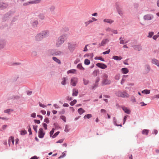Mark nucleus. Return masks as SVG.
Wrapping results in <instances>:
<instances>
[{
    "mask_svg": "<svg viewBox=\"0 0 159 159\" xmlns=\"http://www.w3.org/2000/svg\"><path fill=\"white\" fill-rule=\"evenodd\" d=\"M67 38V35L66 34H64L60 36L56 43V45L59 47L62 44L65 40Z\"/></svg>",
    "mask_w": 159,
    "mask_h": 159,
    "instance_id": "1",
    "label": "nucleus"
},
{
    "mask_svg": "<svg viewBox=\"0 0 159 159\" xmlns=\"http://www.w3.org/2000/svg\"><path fill=\"white\" fill-rule=\"evenodd\" d=\"M116 95L118 97L122 98H128L129 95L125 92L117 91L116 93Z\"/></svg>",
    "mask_w": 159,
    "mask_h": 159,
    "instance_id": "2",
    "label": "nucleus"
},
{
    "mask_svg": "<svg viewBox=\"0 0 159 159\" xmlns=\"http://www.w3.org/2000/svg\"><path fill=\"white\" fill-rule=\"evenodd\" d=\"M76 45L70 43H68V48L71 52H73L75 47Z\"/></svg>",
    "mask_w": 159,
    "mask_h": 159,
    "instance_id": "3",
    "label": "nucleus"
},
{
    "mask_svg": "<svg viewBox=\"0 0 159 159\" xmlns=\"http://www.w3.org/2000/svg\"><path fill=\"white\" fill-rule=\"evenodd\" d=\"M78 79L76 77H73L70 80V84L73 86L76 85L78 82Z\"/></svg>",
    "mask_w": 159,
    "mask_h": 159,
    "instance_id": "4",
    "label": "nucleus"
},
{
    "mask_svg": "<svg viewBox=\"0 0 159 159\" xmlns=\"http://www.w3.org/2000/svg\"><path fill=\"white\" fill-rule=\"evenodd\" d=\"M38 134L39 137L40 138H42L44 137L45 133L42 128H40L39 130Z\"/></svg>",
    "mask_w": 159,
    "mask_h": 159,
    "instance_id": "5",
    "label": "nucleus"
},
{
    "mask_svg": "<svg viewBox=\"0 0 159 159\" xmlns=\"http://www.w3.org/2000/svg\"><path fill=\"white\" fill-rule=\"evenodd\" d=\"M153 18V16L151 14H147L144 16L143 19L145 20H151Z\"/></svg>",
    "mask_w": 159,
    "mask_h": 159,
    "instance_id": "6",
    "label": "nucleus"
},
{
    "mask_svg": "<svg viewBox=\"0 0 159 159\" xmlns=\"http://www.w3.org/2000/svg\"><path fill=\"white\" fill-rule=\"evenodd\" d=\"M150 70V68L148 65H146L144 67L143 70V72L144 74L148 73Z\"/></svg>",
    "mask_w": 159,
    "mask_h": 159,
    "instance_id": "7",
    "label": "nucleus"
},
{
    "mask_svg": "<svg viewBox=\"0 0 159 159\" xmlns=\"http://www.w3.org/2000/svg\"><path fill=\"white\" fill-rule=\"evenodd\" d=\"M96 66L102 69H105L107 68V66L104 64L101 63H98Z\"/></svg>",
    "mask_w": 159,
    "mask_h": 159,
    "instance_id": "8",
    "label": "nucleus"
},
{
    "mask_svg": "<svg viewBox=\"0 0 159 159\" xmlns=\"http://www.w3.org/2000/svg\"><path fill=\"white\" fill-rule=\"evenodd\" d=\"M42 37V38H45L48 35L49 32L47 31H43L40 33Z\"/></svg>",
    "mask_w": 159,
    "mask_h": 159,
    "instance_id": "9",
    "label": "nucleus"
},
{
    "mask_svg": "<svg viewBox=\"0 0 159 159\" xmlns=\"http://www.w3.org/2000/svg\"><path fill=\"white\" fill-rule=\"evenodd\" d=\"M111 83L110 80L107 79V77L105 79H104L102 81V84L103 85L109 84Z\"/></svg>",
    "mask_w": 159,
    "mask_h": 159,
    "instance_id": "10",
    "label": "nucleus"
},
{
    "mask_svg": "<svg viewBox=\"0 0 159 159\" xmlns=\"http://www.w3.org/2000/svg\"><path fill=\"white\" fill-rule=\"evenodd\" d=\"M14 137L12 136L10 137L8 139V144L9 146H10L11 144V143H12V144L13 145L14 144Z\"/></svg>",
    "mask_w": 159,
    "mask_h": 159,
    "instance_id": "11",
    "label": "nucleus"
},
{
    "mask_svg": "<svg viewBox=\"0 0 159 159\" xmlns=\"http://www.w3.org/2000/svg\"><path fill=\"white\" fill-rule=\"evenodd\" d=\"M41 0H36L34 1H33L31 2H29L26 3H25L23 4L24 6H26L30 3H39L41 2Z\"/></svg>",
    "mask_w": 159,
    "mask_h": 159,
    "instance_id": "12",
    "label": "nucleus"
},
{
    "mask_svg": "<svg viewBox=\"0 0 159 159\" xmlns=\"http://www.w3.org/2000/svg\"><path fill=\"white\" fill-rule=\"evenodd\" d=\"M35 39L36 41H39L42 40L43 38L41 35L39 33L36 36Z\"/></svg>",
    "mask_w": 159,
    "mask_h": 159,
    "instance_id": "13",
    "label": "nucleus"
},
{
    "mask_svg": "<svg viewBox=\"0 0 159 159\" xmlns=\"http://www.w3.org/2000/svg\"><path fill=\"white\" fill-rule=\"evenodd\" d=\"M106 30L107 32H112L115 34H117V31L116 30H112L109 27L107 28L106 29Z\"/></svg>",
    "mask_w": 159,
    "mask_h": 159,
    "instance_id": "14",
    "label": "nucleus"
},
{
    "mask_svg": "<svg viewBox=\"0 0 159 159\" xmlns=\"http://www.w3.org/2000/svg\"><path fill=\"white\" fill-rule=\"evenodd\" d=\"M152 63L156 65L159 67V61L155 59H153L152 60Z\"/></svg>",
    "mask_w": 159,
    "mask_h": 159,
    "instance_id": "15",
    "label": "nucleus"
},
{
    "mask_svg": "<svg viewBox=\"0 0 159 159\" xmlns=\"http://www.w3.org/2000/svg\"><path fill=\"white\" fill-rule=\"evenodd\" d=\"M109 42V40L108 39H105L102 40L100 44V46H103L104 45L107 43Z\"/></svg>",
    "mask_w": 159,
    "mask_h": 159,
    "instance_id": "16",
    "label": "nucleus"
},
{
    "mask_svg": "<svg viewBox=\"0 0 159 159\" xmlns=\"http://www.w3.org/2000/svg\"><path fill=\"white\" fill-rule=\"evenodd\" d=\"M8 6L5 3L0 2V9H4Z\"/></svg>",
    "mask_w": 159,
    "mask_h": 159,
    "instance_id": "17",
    "label": "nucleus"
},
{
    "mask_svg": "<svg viewBox=\"0 0 159 159\" xmlns=\"http://www.w3.org/2000/svg\"><path fill=\"white\" fill-rule=\"evenodd\" d=\"M122 110L125 111V112L128 114H129L130 113V110L127 108L125 107H122Z\"/></svg>",
    "mask_w": 159,
    "mask_h": 159,
    "instance_id": "18",
    "label": "nucleus"
},
{
    "mask_svg": "<svg viewBox=\"0 0 159 159\" xmlns=\"http://www.w3.org/2000/svg\"><path fill=\"white\" fill-rule=\"evenodd\" d=\"M78 93V90L76 89H74L73 90L72 96H77Z\"/></svg>",
    "mask_w": 159,
    "mask_h": 159,
    "instance_id": "19",
    "label": "nucleus"
},
{
    "mask_svg": "<svg viewBox=\"0 0 159 159\" xmlns=\"http://www.w3.org/2000/svg\"><path fill=\"white\" fill-rule=\"evenodd\" d=\"M103 21L104 22H107L111 24L114 22V20L110 19H105L103 20Z\"/></svg>",
    "mask_w": 159,
    "mask_h": 159,
    "instance_id": "20",
    "label": "nucleus"
},
{
    "mask_svg": "<svg viewBox=\"0 0 159 159\" xmlns=\"http://www.w3.org/2000/svg\"><path fill=\"white\" fill-rule=\"evenodd\" d=\"M121 70L122 71V73L124 74H127L129 72V70L127 68H122L121 69Z\"/></svg>",
    "mask_w": 159,
    "mask_h": 159,
    "instance_id": "21",
    "label": "nucleus"
},
{
    "mask_svg": "<svg viewBox=\"0 0 159 159\" xmlns=\"http://www.w3.org/2000/svg\"><path fill=\"white\" fill-rule=\"evenodd\" d=\"M67 73L76 74V70L74 69H71L67 71Z\"/></svg>",
    "mask_w": 159,
    "mask_h": 159,
    "instance_id": "22",
    "label": "nucleus"
},
{
    "mask_svg": "<svg viewBox=\"0 0 159 159\" xmlns=\"http://www.w3.org/2000/svg\"><path fill=\"white\" fill-rule=\"evenodd\" d=\"M112 58L116 60H120L122 59V57L120 56L118 57L116 56H114Z\"/></svg>",
    "mask_w": 159,
    "mask_h": 159,
    "instance_id": "23",
    "label": "nucleus"
},
{
    "mask_svg": "<svg viewBox=\"0 0 159 159\" xmlns=\"http://www.w3.org/2000/svg\"><path fill=\"white\" fill-rule=\"evenodd\" d=\"M149 132V130L146 129H143L142 132V134L144 135H148Z\"/></svg>",
    "mask_w": 159,
    "mask_h": 159,
    "instance_id": "24",
    "label": "nucleus"
},
{
    "mask_svg": "<svg viewBox=\"0 0 159 159\" xmlns=\"http://www.w3.org/2000/svg\"><path fill=\"white\" fill-rule=\"evenodd\" d=\"M135 50L139 51L142 49L141 46L140 45H136L134 46Z\"/></svg>",
    "mask_w": 159,
    "mask_h": 159,
    "instance_id": "25",
    "label": "nucleus"
},
{
    "mask_svg": "<svg viewBox=\"0 0 159 159\" xmlns=\"http://www.w3.org/2000/svg\"><path fill=\"white\" fill-rule=\"evenodd\" d=\"M55 9V7L53 6H52L49 8L48 10L49 12H51V13H52L54 12Z\"/></svg>",
    "mask_w": 159,
    "mask_h": 159,
    "instance_id": "26",
    "label": "nucleus"
},
{
    "mask_svg": "<svg viewBox=\"0 0 159 159\" xmlns=\"http://www.w3.org/2000/svg\"><path fill=\"white\" fill-rule=\"evenodd\" d=\"M78 111L80 115H81L85 112V111L82 108H81L78 109Z\"/></svg>",
    "mask_w": 159,
    "mask_h": 159,
    "instance_id": "27",
    "label": "nucleus"
},
{
    "mask_svg": "<svg viewBox=\"0 0 159 159\" xmlns=\"http://www.w3.org/2000/svg\"><path fill=\"white\" fill-rule=\"evenodd\" d=\"M67 80V79L66 77H63L62 79V81L61 82V84L63 85H65L66 84V81Z\"/></svg>",
    "mask_w": 159,
    "mask_h": 159,
    "instance_id": "28",
    "label": "nucleus"
},
{
    "mask_svg": "<svg viewBox=\"0 0 159 159\" xmlns=\"http://www.w3.org/2000/svg\"><path fill=\"white\" fill-rule=\"evenodd\" d=\"M150 91L148 89H145L142 91V93L146 94H149L150 93Z\"/></svg>",
    "mask_w": 159,
    "mask_h": 159,
    "instance_id": "29",
    "label": "nucleus"
},
{
    "mask_svg": "<svg viewBox=\"0 0 159 159\" xmlns=\"http://www.w3.org/2000/svg\"><path fill=\"white\" fill-rule=\"evenodd\" d=\"M52 59H53V60L54 61H56L59 64H60L61 63V62L60 61V60L59 59H57V58L56 57H53Z\"/></svg>",
    "mask_w": 159,
    "mask_h": 159,
    "instance_id": "30",
    "label": "nucleus"
},
{
    "mask_svg": "<svg viewBox=\"0 0 159 159\" xmlns=\"http://www.w3.org/2000/svg\"><path fill=\"white\" fill-rule=\"evenodd\" d=\"M77 68L80 69V70H84V67L82 66L81 64H78L77 66Z\"/></svg>",
    "mask_w": 159,
    "mask_h": 159,
    "instance_id": "31",
    "label": "nucleus"
},
{
    "mask_svg": "<svg viewBox=\"0 0 159 159\" xmlns=\"http://www.w3.org/2000/svg\"><path fill=\"white\" fill-rule=\"evenodd\" d=\"M92 117V115L91 114H87L86 115H85L84 116V119H85L86 117L88 119H89Z\"/></svg>",
    "mask_w": 159,
    "mask_h": 159,
    "instance_id": "32",
    "label": "nucleus"
},
{
    "mask_svg": "<svg viewBox=\"0 0 159 159\" xmlns=\"http://www.w3.org/2000/svg\"><path fill=\"white\" fill-rule=\"evenodd\" d=\"M84 63L86 65H89L90 63V61L88 59H85L84 61Z\"/></svg>",
    "mask_w": 159,
    "mask_h": 159,
    "instance_id": "33",
    "label": "nucleus"
},
{
    "mask_svg": "<svg viewBox=\"0 0 159 159\" xmlns=\"http://www.w3.org/2000/svg\"><path fill=\"white\" fill-rule=\"evenodd\" d=\"M95 60H99L101 61H105L104 59L102 58V57H97L95 58Z\"/></svg>",
    "mask_w": 159,
    "mask_h": 159,
    "instance_id": "34",
    "label": "nucleus"
},
{
    "mask_svg": "<svg viewBox=\"0 0 159 159\" xmlns=\"http://www.w3.org/2000/svg\"><path fill=\"white\" fill-rule=\"evenodd\" d=\"M117 12L120 16H122L123 15V11L121 9L117 10Z\"/></svg>",
    "mask_w": 159,
    "mask_h": 159,
    "instance_id": "35",
    "label": "nucleus"
},
{
    "mask_svg": "<svg viewBox=\"0 0 159 159\" xmlns=\"http://www.w3.org/2000/svg\"><path fill=\"white\" fill-rule=\"evenodd\" d=\"M76 102H77V101H76V100H74L73 101H71L70 102V105L72 106L74 105L76 103Z\"/></svg>",
    "mask_w": 159,
    "mask_h": 159,
    "instance_id": "36",
    "label": "nucleus"
},
{
    "mask_svg": "<svg viewBox=\"0 0 159 159\" xmlns=\"http://www.w3.org/2000/svg\"><path fill=\"white\" fill-rule=\"evenodd\" d=\"M5 44V43L3 41L0 42V48H3Z\"/></svg>",
    "mask_w": 159,
    "mask_h": 159,
    "instance_id": "37",
    "label": "nucleus"
},
{
    "mask_svg": "<svg viewBox=\"0 0 159 159\" xmlns=\"http://www.w3.org/2000/svg\"><path fill=\"white\" fill-rule=\"evenodd\" d=\"M113 121L114 122V124L116 125V126H122V125H118L116 123V119L115 117L113 118Z\"/></svg>",
    "mask_w": 159,
    "mask_h": 159,
    "instance_id": "38",
    "label": "nucleus"
},
{
    "mask_svg": "<svg viewBox=\"0 0 159 159\" xmlns=\"http://www.w3.org/2000/svg\"><path fill=\"white\" fill-rule=\"evenodd\" d=\"M121 37H120L119 39L120 40V44H124L125 43H127L128 42V41H126L125 42V41L124 40H121Z\"/></svg>",
    "mask_w": 159,
    "mask_h": 159,
    "instance_id": "39",
    "label": "nucleus"
},
{
    "mask_svg": "<svg viewBox=\"0 0 159 159\" xmlns=\"http://www.w3.org/2000/svg\"><path fill=\"white\" fill-rule=\"evenodd\" d=\"M27 132L25 130H21L20 131V134L22 135H24L27 134Z\"/></svg>",
    "mask_w": 159,
    "mask_h": 159,
    "instance_id": "40",
    "label": "nucleus"
},
{
    "mask_svg": "<svg viewBox=\"0 0 159 159\" xmlns=\"http://www.w3.org/2000/svg\"><path fill=\"white\" fill-rule=\"evenodd\" d=\"M12 111V110H11L10 109H8L6 110H5L4 111V112L5 113H8V114H9V112H10V111Z\"/></svg>",
    "mask_w": 159,
    "mask_h": 159,
    "instance_id": "41",
    "label": "nucleus"
},
{
    "mask_svg": "<svg viewBox=\"0 0 159 159\" xmlns=\"http://www.w3.org/2000/svg\"><path fill=\"white\" fill-rule=\"evenodd\" d=\"M153 34L154 33L153 32H149L148 37L149 38H151Z\"/></svg>",
    "mask_w": 159,
    "mask_h": 159,
    "instance_id": "42",
    "label": "nucleus"
},
{
    "mask_svg": "<svg viewBox=\"0 0 159 159\" xmlns=\"http://www.w3.org/2000/svg\"><path fill=\"white\" fill-rule=\"evenodd\" d=\"M59 132H57L55 133V134L52 136V138H55L59 134Z\"/></svg>",
    "mask_w": 159,
    "mask_h": 159,
    "instance_id": "43",
    "label": "nucleus"
},
{
    "mask_svg": "<svg viewBox=\"0 0 159 159\" xmlns=\"http://www.w3.org/2000/svg\"><path fill=\"white\" fill-rule=\"evenodd\" d=\"M89 81L86 80H84V85H87L89 83Z\"/></svg>",
    "mask_w": 159,
    "mask_h": 159,
    "instance_id": "44",
    "label": "nucleus"
},
{
    "mask_svg": "<svg viewBox=\"0 0 159 159\" xmlns=\"http://www.w3.org/2000/svg\"><path fill=\"white\" fill-rule=\"evenodd\" d=\"M110 49H109L107 51L103 52V54H108L110 53Z\"/></svg>",
    "mask_w": 159,
    "mask_h": 159,
    "instance_id": "45",
    "label": "nucleus"
},
{
    "mask_svg": "<svg viewBox=\"0 0 159 159\" xmlns=\"http://www.w3.org/2000/svg\"><path fill=\"white\" fill-rule=\"evenodd\" d=\"M54 129L53 128H52V130L50 132V136H51L53 134L54 132Z\"/></svg>",
    "mask_w": 159,
    "mask_h": 159,
    "instance_id": "46",
    "label": "nucleus"
},
{
    "mask_svg": "<svg viewBox=\"0 0 159 159\" xmlns=\"http://www.w3.org/2000/svg\"><path fill=\"white\" fill-rule=\"evenodd\" d=\"M37 125H34L33 126V129L36 132H37Z\"/></svg>",
    "mask_w": 159,
    "mask_h": 159,
    "instance_id": "47",
    "label": "nucleus"
},
{
    "mask_svg": "<svg viewBox=\"0 0 159 159\" xmlns=\"http://www.w3.org/2000/svg\"><path fill=\"white\" fill-rule=\"evenodd\" d=\"M131 101L133 102H136L135 98L134 97H132L131 98Z\"/></svg>",
    "mask_w": 159,
    "mask_h": 159,
    "instance_id": "48",
    "label": "nucleus"
},
{
    "mask_svg": "<svg viewBox=\"0 0 159 159\" xmlns=\"http://www.w3.org/2000/svg\"><path fill=\"white\" fill-rule=\"evenodd\" d=\"M61 118L64 121H66V118L65 116H61Z\"/></svg>",
    "mask_w": 159,
    "mask_h": 159,
    "instance_id": "49",
    "label": "nucleus"
},
{
    "mask_svg": "<svg viewBox=\"0 0 159 159\" xmlns=\"http://www.w3.org/2000/svg\"><path fill=\"white\" fill-rule=\"evenodd\" d=\"M43 127H44V128L45 129V130L47 129V124H45V123H43Z\"/></svg>",
    "mask_w": 159,
    "mask_h": 159,
    "instance_id": "50",
    "label": "nucleus"
},
{
    "mask_svg": "<svg viewBox=\"0 0 159 159\" xmlns=\"http://www.w3.org/2000/svg\"><path fill=\"white\" fill-rule=\"evenodd\" d=\"M65 131L66 132H67L69 131V130L68 129V127L66 125V126L65 129Z\"/></svg>",
    "mask_w": 159,
    "mask_h": 159,
    "instance_id": "51",
    "label": "nucleus"
},
{
    "mask_svg": "<svg viewBox=\"0 0 159 159\" xmlns=\"http://www.w3.org/2000/svg\"><path fill=\"white\" fill-rule=\"evenodd\" d=\"M159 36V35H155L153 37V39L155 40H156V39H157V38Z\"/></svg>",
    "mask_w": 159,
    "mask_h": 159,
    "instance_id": "52",
    "label": "nucleus"
},
{
    "mask_svg": "<svg viewBox=\"0 0 159 159\" xmlns=\"http://www.w3.org/2000/svg\"><path fill=\"white\" fill-rule=\"evenodd\" d=\"M128 116H124V119H123V120H124V123H123V124H124L126 120V119H127V117Z\"/></svg>",
    "mask_w": 159,
    "mask_h": 159,
    "instance_id": "53",
    "label": "nucleus"
},
{
    "mask_svg": "<svg viewBox=\"0 0 159 159\" xmlns=\"http://www.w3.org/2000/svg\"><path fill=\"white\" fill-rule=\"evenodd\" d=\"M88 45L87 44L85 46V47L84 48V51L86 52L88 51V50L87 48V46Z\"/></svg>",
    "mask_w": 159,
    "mask_h": 159,
    "instance_id": "54",
    "label": "nucleus"
},
{
    "mask_svg": "<svg viewBox=\"0 0 159 159\" xmlns=\"http://www.w3.org/2000/svg\"><path fill=\"white\" fill-rule=\"evenodd\" d=\"M80 61V60H79V59H77L74 61V63L75 64H76L77 63L79 62Z\"/></svg>",
    "mask_w": 159,
    "mask_h": 159,
    "instance_id": "55",
    "label": "nucleus"
},
{
    "mask_svg": "<svg viewBox=\"0 0 159 159\" xmlns=\"http://www.w3.org/2000/svg\"><path fill=\"white\" fill-rule=\"evenodd\" d=\"M63 139H60V140H59L57 142V143H62L63 142Z\"/></svg>",
    "mask_w": 159,
    "mask_h": 159,
    "instance_id": "56",
    "label": "nucleus"
},
{
    "mask_svg": "<svg viewBox=\"0 0 159 159\" xmlns=\"http://www.w3.org/2000/svg\"><path fill=\"white\" fill-rule=\"evenodd\" d=\"M44 122L47 123H48L49 122V120H48V119L47 118H45L44 120Z\"/></svg>",
    "mask_w": 159,
    "mask_h": 159,
    "instance_id": "57",
    "label": "nucleus"
},
{
    "mask_svg": "<svg viewBox=\"0 0 159 159\" xmlns=\"http://www.w3.org/2000/svg\"><path fill=\"white\" fill-rule=\"evenodd\" d=\"M39 105L40 107L44 108L46 107V106L44 104H42L41 103H39Z\"/></svg>",
    "mask_w": 159,
    "mask_h": 159,
    "instance_id": "58",
    "label": "nucleus"
},
{
    "mask_svg": "<svg viewBox=\"0 0 159 159\" xmlns=\"http://www.w3.org/2000/svg\"><path fill=\"white\" fill-rule=\"evenodd\" d=\"M28 132L29 133V134L31 135L32 134L31 131V129L30 128V126H29V128L28 129Z\"/></svg>",
    "mask_w": 159,
    "mask_h": 159,
    "instance_id": "59",
    "label": "nucleus"
},
{
    "mask_svg": "<svg viewBox=\"0 0 159 159\" xmlns=\"http://www.w3.org/2000/svg\"><path fill=\"white\" fill-rule=\"evenodd\" d=\"M34 121L35 123H36L38 124H39L40 122V121L39 120H34Z\"/></svg>",
    "mask_w": 159,
    "mask_h": 159,
    "instance_id": "60",
    "label": "nucleus"
},
{
    "mask_svg": "<svg viewBox=\"0 0 159 159\" xmlns=\"http://www.w3.org/2000/svg\"><path fill=\"white\" fill-rule=\"evenodd\" d=\"M36 114L35 113H33L31 114V116L33 118H35L36 117Z\"/></svg>",
    "mask_w": 159,
    "mask_h": 159,
    "instance_id": "61",
    "label": "nucleus"
},
{
    "mask_svg": "<svg viewBox=\"0 0 159 159\" xmlns=\"http://www.w3.org/2000/svg\"><path fill=\"white\" fill-rule=\"evenodd\" d=\"M106 112V111L104 109H102L101 110V112L102 113H105Z\"/></svg>",
    "mask_w": 159,
    "mask_h": 159,
    "instance_id": "62",
    "label": "nucleus"
},
{
    "mask_svg": "<svg viewBox=\"0 0 159 159\" xmlns=\"http://www.w3.org/2000/svg\"><path fill=\"white\" fill-rule=\"evenodd\" d=\"M153 97L154 98H159V94L155 95Z\"/></svg>",
    "mask_w": 159,
    "mask_h": 159,
    "instance_id": "63",
    "label": "nucleus"
},
{
    "mask_svg": "<svg viewBox=\"0 0 159 159\" xmlns=\"http://www.w3.org/2000/svg\"><path fill=\"white\" fill-rule=\"evenodd\" d=\"M53 106L56 108H59V106L56 104H54Z\"/></svg>",
    "mask_w": 159,
    "mask_h": 159,
    "instance_id": "64",
    "label": "nucleus"
}]
</instances>
